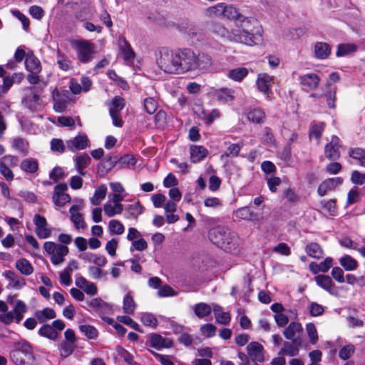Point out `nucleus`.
I'll return each mask as SVG.
<instances>
[{
	"mask_svg": "<svg viewBox=\"0 0 365 365\" xmlns=\"http://www.w3.org/2000/svg\"><path fill=\"white\" fill-rule=\"evenodd\" d=\"M194 71H207L213 63L212 57L204 52L194 51Z\"/></svg>",
	"mask_w": 365,
	"mask_h": 365,
	"instance_id": "8",
	"label": "nucleus"
},
{
	"mask_svg": "<svg viewBox=\"0 0 365 365\" xmlns=\"http://www.w3.org/2000/svg\"><path fill=\"white\" fill-rule=\"evenodd\" d=\"M71 214V220L74 225L76 229H85L86 223L85 222L82 214L79 212V208L77 205H72L69 209Z\"/></svg>",
	"mask_w": 365,
	"mask_h": 365,
	"instance_id": "22",
	"label": "nucleus"
},
{
	"mask_svg": "<svg viewBox=\"0 0 365 365\" xmlns=\"http://www.w3.org/2000/svg\"><path fill=\"white\" fill-rule=\"evenodd\" d=\"M119 48L125 60H130L134 58V52L125 38H120L119 40Z\"/></svg>",
	"mask_w": 365,
	"mask_h": 365,
	"instance_id": "39",
	"label": "nucleus"
},
{
	"mask_svg": "<svg viewBox=\"0 0 365 365\" xmlns=\"http://www.w3.org/2000/svg\"><path fill=\"white\" fill-rule=\"evenodd\" d=\"M38 334L41 336L47 338L51 340H56L58 336V332L53 329V327H51V325L47 324H43L39 328Z\"/></svg>",
	"mask_w": 365,
	"mask_h": 365,
	"instance_id": "36",
	"label": "nucleus"
},
{
	"mask_svg": "<svg viewBox=\"0 0 365 365\" xmlns=\"http://www.w3.org/2000/svg\"><path fill=\"white\" fill-rule=\"evenodd\" d=\"M301 339H294L292 341H284L283 348L279 352V355H288L289 356H295L299 354V346H301Z\"/></svg>",
	"mask_w": 365,
	"mask_h": 365,
	"instance_id": "18",
	"label": "nucleus"
},
{
	"mask_svg": "<svg viewBox=\"0 0 365 365\" xmlns=\"http://www.w3.org/2000/svg\"><path fill=\"white\" fill-rule=\"evenodd\" d=\"M91 158L88 154H83L75 158L76 168L80 175L84 176L86 172L83 170L91 163Z\"/></svg>",
	"mask_w": 365,
	"mask_h": 365,
	"instance_id": "33",
	"label": "nucleus"
},
{
	"mask_svg": "<svg viewBox=\"0 0 365 365\" xmlns=\"http://www.w3.org/2000/svg\"><path fill=\"white\" fill-rule=\"evenodd\" d=\"M299 81L300 84L305 87V89L309 91L316 88L319 86L320 78L316 73H309L300 76Z\"/></svg>",
	"mask_w": 365,
	"mask_h": 365,
	"instance_id": "16",
	"label": "nucleus"
},
{
	"mask_svg": "<svg viewBox=\"0 0 365 365\" xmlns=\"http://www.w3.org/2000/svg\"><path fill=\"white\" fill-rule=\"evenodd\" d=\"M117 164H118V162L116 157L106 156L98 165V171L101 173H107Z\"/></svg>",
	"mask_w": 365,
	"mask_h": 365,
	"instance_id": "30",
	"label": "nucleus"
},
{
	"mask_svg": "<svg viewBox=\"0 0 365 365\" xmlns=\"http://www.w3.org/2000/svg\"><path fill=\"white\" fill-rule=\"evenodd\" d=\"M67 190L66 182H60L55 186L52 199L56 205L61 207L71 201L70 195L65 192Z\"/></svg>",
	"mask_w": 365,
	"mask_h": 365,
	"instance_id": "9",
	"label": "nucleus"
},
{
	"mask_svg": "<svg viewBox=\"0 0 365 365\" xmlns=\"http://www.w3.org/2000/svg\"><path fill=\"white\" fill-rule=\"evenodd\" d=\"M28 143L21 138H16L13 141V147L24 155L28 153Z\"/></svg>",
	"mask_w": 365,
	"mask_h": 365,
	"instance_id": "58",
	"label": "nucleus"
},
{
	"mask_svg": "<svg viewBox=\"0 0 365 365\" xmlns=\"http://www.w3.org/2000/svg\"><path fill=\"white\" fill-rule=\"evenodd\" d=\"M8 306L4 301H0V321L6 324H11L14 321L19 324L24 317V314L26 312L27 308L26 304L21 300H17L12 311L7 312Z\"/></svg>",
	"mask_w": 365,
	"mask_h": 365,
	"instance_id": "5",
	"label": "nucleus"
},
{
	"mask_svg": "<svg viewBox=\"0 0 365 365\" xmlns=\"http://www.w3.org/2000/svg\"><path fill=\"white\" fill-rule=\"evenodd\" d=\"M241 23L240 28L232 31V38L237 42L249 46L257 44L261 41L259 21L255 18L244 17L238 20Z\"/></svg>",
	"mask_w": 365,
	"mask_h": 365,
	"instance_id": "1",
	"label": "nucleus"
},
{
	"mask_svg": "<svg viewBox=\"0 0 365 365\" xmlns=\"http://www.w3.org/2000/svg\"><path fill=\"white\" fill-rule=\"evenodd\" d=\"M358 46L354 43H340L337 46L336 56L337 57L345 56L356 52Z\"/></svg>",
	"mask_w": 365,
	"mask_h": 365,
	"instance_id": "35",
	"label": "nucleus"
},
{
	"mask_svg": "<svg viewBox=\"0 0 365 365\" xmlns=\"http://www.w3.org/2000/svg\"><path fill=\"white\" fill-rule=\"evenodd\" d=\"M324 127L325 124L324 123H312L309 130V138L314 137L317 140V143H319Z\"/></svg>",
	"mask_w": 365,
	"mask_h": 365,
	"instance_id": "49",
	"label": "nucleus"
},
{
	"mask_svg": "<svg viewBox=\"0 0 365 365\" xmlns=\"http://www.w3.org/2000/svg\"><path fill=\"white\" fill-rule=\"evenodd\" d=\"M120 168L125 167L134 166L136 163V160L132 155H124L118 159Z\"/></svg>",
	"mask_w": 365,
	"mask_h": 365,
	"instance_id": "54",
	"label": "nucleus"
},
{
	"mask_svg": "<svg viewBox=\"0 0 365 365\" xmlns=\"http://www.w3.org/2000/svg\"><path fill=\"white\" fill-rule=\"evenodd\" d=\"M263 350V346L257 341H252L247 346V355L255 363V365H257V362L264 361Z\"/></svg>",
	"mask_w": 365,
	"mask_h": 365,
	"instance_id": "10",
	"label": "nucleus"
},
{
	"mask_svg": "<svg viewBox=\"0 0 365 365\" xmlns=\"http://www.w3.org/2000/svg\"><path fill=\"white\" fill-rule=\"evenodd\" d=\"M108 228L111 233L121 235L124 232L123 225L117 220H112L109 222Z\"/></svg>",
	"mask_w": 365,
	"mask_h": 365,
	"instance_id": "56",
	"label": "nucleus"
},
{
	"mask_svg": "<svg viewBox=\"0 0 365 365\" xmlns=\"http://www.w3.org/2000/svg\"><path fill=\"white\" fill-rule=\"evenodd\" d=\"M331 46L325 42L319 41L314 45V56L318 59H326L331 53Z\"/></svg>",
	"mask_w": 365,
	"mask_h": 365,
	"instance_id": "26",
	"label": "nucleus"
},
{
	"mask_svg": "<svg viewBox=\"0 0 365 365\" xmlns=\"http://www.w3.org/2000/svg\"><path fill=\"white\" fill-rule=\"evenodd\" d=\"M222 16L228 19H236L237 21L242 18V15H241L235 7L227 6L225 4H224Z\"/></svg>",
	"mask_w": 365,
	"mask_h": 365,
	"instance_id": "50",
	"label": "nucleus"
},
{
	"mask_svg": "<svg viewBox=\"0 0 365 365\" xmlns=\"http://www.w3.org/2000/svg\"><path fill=\"white\" fill-rule=\"evenodd\" d=\"M105 214L109 217H113L116 214H120L122 212L123 210V206L122 204H117L112 205L110 204H106L103 207Z\"/></svg>",
	"mask_w": 365,
	"mask_h": 365,
	"instance_id": "51",
	"label": "nucleus"
},
{
	"mask_svg": "<svg viewBox=\"0 0 365 365\" xmlns=\"http://www.w3.org/2000/svg\"><path fill=\"white\" fill-rule=\"evenodd\" d=\"M339 264L346 271H353L358 267L357 261L349 255L341 257Z\"/></svg>",
	"mask_w": 365,
	"mask_h": 365,
	"instance_id": "38",
	"label": "nucleus"
},
{
	"mask_svg": "<svg viewBox=\"0 0 365 365\" xmlns=\"http://www.w3.org/2000/svg\"><path fill=\"white\" fill-rule=\"evenodd\" d=\"M343 179L340 177L329 178L323 181L318 187L317 192L319 196H324L327 191L334 189L337 185L342 184Z\"/></svg>",
	"mask_w": 365,
	"mask_h": 365,
	"instance_id": "17",
	"label": "nucleus"
},
{
	"mask_svg": "<svg viewBox=\"0 0 365 365\" xmlns=\"http://www.w3.org/2000/svg\"><path fill=\"white\" fill-rule=\"evenodd\" d=\"M76 347L75 342L64 341L60 344L61 356L66 358L70 356Z\"/></svg>",
	"mask_w": 365,
	"mask_h": 365,
	"instance_id": "52",
	"label": "nucleus"
},
{
	"mask_svg": "<svg viewBox=\"0 0 365 365\" xmlns=\"http://www.w3.org/2000/svg\"><path fill=\"white\" fill-rule=\"evenodd\" d=\"M125 107V100L120 96H115L109 104V113H120Z\"/></svg>",
	"mask_w": 365,
	"mask_h": 365,
	"instance_id": "42",
	"label": "nucleus"
},
{
	"mask_svg": "<svg viewBox=\"0 0 365 365\" xmlns=\"http://www.w3.org/2000/svg\"><path fill=\"white\" fill-rule=\"evenodd\" d=\"M149 341L150 346L157 349H160L162 348H170L173 345V342L170 339L163 337L161 335L158 334H153L150 336Z\"/></svg>",
	"mask_w": 365,
	"mask_h": 365,
	"instance_id": "19",
	"label": "nucleus"
},
{
	"mask_svg": "<svg viewBox=\"0 0 365 365\" xmlns=\"http://www.w3.org/2000/svg\"><path fill=\"white\" fill-rule=\"evenodd\" d=\"M86 303L90 307L93 308L100 317L112 313L111 306L100 297L87 300Z\"/></svg>",
	"mask_w": 365,
	"mask_h": 365,
	"instance_id": "11",
	"label": "nucleus"
},
{
	"mask_svg": "<svg viewBox=\"0 0 365 365\" xmlns=\"http://www.w3.org/2000/svg\"><path fill=\"white\" fill-rule=\"evenodd\" d=\"M156 61L161 70L168 73L180 74L181 67L180 49L176 51L162 48L156 54Z\"/></svg>",
	"mask_w": 365,
	"mask_h": 365,
	"instance_id": "4",
	"label": "nucleus"
},
{
	"mask_svg": "<svg viewBox=\"0 0 365 365\" xmlns=\"http://www.w3.org/2000/svg\"><path fill=\"white\" fill-rule=\"evenodd\" d=\"M302 326L300 323L292 322L284 330V336L289 340L301 339L299 334L302 332Z\"/></svg>",
	"mask_w": 365,
	"mask_h": 365,
	"instance_id": "20",
	"label": "nucleus"
},
{
	"mask_svg": "<svg viewBox=\"0 0 365 365\" xmlns=\"http://www.w3.org/2000/svg\"><path fill=\"white\" fill-rule=\"evenodd\" d=\"M190 161L197 163L202 161L208 154V150L201 145H192L190 148Z\"/></svg>",
	"mask_w": 365,
	"mask_h": 365,
	"instance_id": "23",
	"label": "nucleus"
},
{
	"mask_svg": "<svg viewBox=\"0 0 365 365\" xmlns=\"http://www.w3.org/2000/svg\"><path fill=\"white\" fill-rule=\"evenodd\" d=\"M56 60L59 68L63 71H67L73 67L71 60L63 54L60 50L57 51Z\"/></svg>",
	"mask_w": 365,
	"mask_h": 365,
	"instance_id": "47",
	"label": "nucleus"
},
{
	"mask_svg": "<svg viewBox=\"0 0 365 365\" xmlns=\"http://www.w3.org/2000/svg\"><path fill=\"white\" fill-rule=\"evenodd\" d=\"M305 251L307 254L316 259H320L323 257L324 252L321 246L316 242H310L307 245Z\"/></svg>",
	"mask_w": 365,
	"mask_h": 365,
	"instance_id": "34",
	"label": "nucleus"
},
{
	"mask_svg": "<svg viewBox=\"0 0 365 365\" xmlns=\"http://www.w3.org/2000/svg\"><path fill=\"white\" fill-rule=\"evenodd\" d=\"M194 312L197 317L202 319L211 314L212 307L204 302L197 303L194 307Z\"/></svg>",
	"mask_w": 365,
	"mask_h": 365,
	"instance_id": "44",
	"label": "nucleus"
},
{
	"mask_svg": "<svg viewBox=\"0 0 365 365\" xmlns=\"http://www.w3.org/2000/svg\"><path fill=\"white\" fill-rule=\"evenodd\" d=\"M107 186L102 184L98 186L94 192L93 195L90 198V202L93 205H98L105 198L107 193Z\"/></svg>",
	"mask_w": 365,
	"mask_h": 365,
	"instance_id": "32",
	"label": "nucleus"
},
{
	"mask_svg": "<svg viewBox=\"0 0 365 365\" xmlns=\"http://www.w3.org/2000/svg\"><path fill=\"white\" fill-rule=\"evenodd\" d=\"M9 357L15 365H34L36 360L31 345L25 339L12 344Z\"/></svg>",
	"mask_w": 365,
	"mask_h": 365,
	"instance_id": "3",
	"label": "nucleus"
},
{
	"mask_svg": "<svg viewBox=\"0 0 365 365\" xmlns=\"http://www.w3.org/2000/svg\"><path fill=\"white\" fill-rule=\"evenodd\" d=\"M248 74L246 68L240 67L231 69L227 73V77L235 81H241Z\"/></svg>",
	"mask_w": 365,
	"mask_h": 365,
	"instance_id": "45",
	"label": "nucleus"
},
{
	"mask_svg": "<svg viewBox=\"0 0 365 365\" xmlns=\"http://www.w3.org/2000/svg\"><path fill=\"white\" fill-rule=\"evenodd\" d=\"M34 316L39 323H44L49 319L56 318V312L53 309L46 307L42 310H37Z\"/></svg>",
	"mask_w": 365,
	"mask_h": 365,
	"instance_id": "31",
	"label": "nucleus"
},
{
	"mask_svg": "<svg viewBox=\"0 0 365 365\" xmlns=\"http://www.w3.org/2000/svg\"><path fill=\"white\" fill-rule=\"evenodd\" d=\"M349 155L357 160L361 166L365 167V149L361 148H351Z\"/></svg>",
	"mask_w": 365,
	"mask_h": 365,
	"instance_id": "46",
	"label": "nucleus"
},
{
	"mask_svg": "<svg viewBox=\"0 0 365 365\" xmlns=\"http://www.w3.org/2000/svg\"><path fill=\"white\" fill-rule=\"evenodd\" d=\"M25 67L29 73H41L42 69L40 61L32 53L26 55Z\"/></svg>",
	"mask_w": 365,
	"mask_h": 365,
	"instance_id": "25",
	"label": "nucleus"
},
{
	"mask_svg": "<svg viewBox=\"0 0 365 365\" xmlns=\"http://www.w3.org/2000/svg\"><path fill=\"white\" fill-rule=\"evenodd\" d=\"M21 169L29 173H34L38 169V161L34 158H26L21 163Z\"/></svg>",
	"mask_w": 365,
	"mask_h": 365,
	"instance_id": "40",
	"label": "nucleus"
},
{
	"mask_svg": "<svg viewBox=\"0 0 365 365\" xmlns=\"http://www.w3.org/2000/svg\"><path fill=\"white\" fill-rule=\"evenodd\" d=\"M181 67L180 74L194 71V51L191 48L180 49Z\"/></svg>",
	"mask_w": 365,
	"mask_h": 365,
	"instance_id": "7",
	"label": "nucleus"
},
{
	"mask_svg": "<svg viewBox=\"0 0 365 365\" xmlns=\"http://www.w3.org/2000/svg\"><path fill=\"white\" fill-rule=\"evenodd\" d=\"M88 143V138L86 135H78L66 141L68 148L72 152H77L86 148Z\"/></svg>",
	"mask_w": 365,
	"mask_h": 365,
	"instance_id": "15",
	"label": "nucleus"
},
{
	"mask_svg": "<svg viewBox=\"0 0 365 365\" xmlns=\"http://www.w3.org/2000/svg\"><path fill=\"white\" fill-rule=\"evenodd\" d=\"M78 59L83 63L89 62L95 52V46L88 41L77 40L74 42Z\"/></svg>",
	"mask_w": 365,
	"mask_h": 365,
	"instance_id": "6",
	"label": "nucleus"
},
{
	"mask_svg": "<svg viewBox=\"0 0 365 365\" xmlns=\"http://www.w3.org/2000/svg\"><path fill=\"white\" fill-rule=\"evenodd\" d=\"M43 248L48 254H54L63 257L68 253V248L66 246L53 242H46L43 245Z\"/></svg>",
	"mask_w": 365,
	"mask_h": 365,
	"instance_id": "21",
	"label": "nucleus"
},
{
	"mask_svg": "<svg viewBox=\"0 0 365 365\" xmlns=\"http://www.w3.org/2000/svg\"><path fill=\"white\" fill-rule=\"evenodd\" d=\"M210 241L225 252L235 253L240 246V238L237 234L230 229L218 226L209 232Z\"/></svg>",
	"mask_w": 365,
	"mask_h": 365,
	"instance_id": "2",
	"label": "nucleus"
},
{
	"mask_svg": "<svg viewBox=\"0 0 365 365\" xmlns=\"http://www.w3.org/2000/svg\"><path fill=\"white\" fill-rule=\"evenodd\" d=\"M140 319L145 326L156 327L158 325V320L156 317L150 313H143L141 314Z\"/></svg>",
	"mask_w": 365,
	"mask_h": 365,
	"instance_id": "53",
	"label": "nucleus"
},
{
	"mask_svg": "<svg viewBox=\"0 0 365 365\" xmlns=\"http://www.w3.org/2000/svg\"><path fill=\"white\" fill-rule=\"evenodd\" d=\"M79 330L81 333L84 334L88 339H96L98 336L96 329L91 325H81Z\"/></svg>",
	"mask_w": 365,
	"mask_h": 365,
	"instance_id": "57",
	"label": "nucleus"
},
{
	"mask_svg": "<svg viewBox=\"0 0 365 365\" xmlns=\"http://www.w3.org/2000/svg\"><path fill=\"white\" fill-rule=\"evenodd\" d=\"M53 108L56 112L63 113L66 110L68 103L67 91H58L56 90L53 92Z\"/></svg>",
	"mask_w": 365,
	"mask_h": 365,
	"instance_id": "14",
	"label": "nucleus"
},
{
	"mask_svg": "<svg viewBox=\"0 0 365 365\" xmlns=\"http://www.w3.org/2000/svg\"><path fill=\"white\" fill-rule=\"evenodd\" d=\"M67 174H66L63 169L58 166L53 168L49 173V178L53 180L54 182H58V180L65 178Z\"/></svg>",
	"mask_w": 365,
	"mask_h": 365,
	"instance_id": "61",
	"label": "nucleus"
},
{
	"mask_svg": "<svg viewBox=\"0 0 365 365\" xmlns=\"http://www.w3.org/2000/svg\"><path fill=\"white\" fill-rule=\"evenodd\" d=\"M272 83V78L267 74L259 76L257 80V86L259 91L266 95L271 93V85Z\"/></svg>",
	"mask_w": 365,
	"mask_h": 365,
	"instance_id": "27",
	"label": "nucleus"
},
{
	"mask_svg": "<svg viewBox=\"0 0 365 365\" xmlns=\"http://www.w3.org/2000/svg\"><path fill=\"white\" fill-rule=\"evenodd\" d=\"M237 218L248 220L255 221L258 220V215L253 212L250 207H243L237 209L235 212Z\"/></svg>",
	"mask_w": 365,
	"mask_h": 365,
	"instance_id": "28",
	"label": "nucleus"
},
{
	"mask_svg": "<svg viewBox=\"0 0 365 365\" xmlns=\"http://www.w3.org/2000/svg\"><path fill=\"white\" fill-rule=\"evenodd\" d=\"M339 148V138L336 135H333L330 143L325 146L324 152L326 157L332 161L339 159L340 157Z\"/></svg>",
	"mask_w": 365,
	"mask_h": 365,
	"instance_id": "13",
	"label": "nucleus"
},
{
	"mask_svg": "<svg viewBox=\"0 0 365 365\" xmlns=\"http://www.w3.org/2000/svg\"><path fill=\"white\" fill-rule=\"evenodd\" d=\"M29 93L26 94L25 96L22 98L21 103L26 108L32 110L36 103L39 100V96L36 92V89L34 88L30 87L28 88Z\"/></svg>",
	"mask_w": 365,
	"mask_h": 365,
	"instance_id": "29",
	"label": "nucleus"
},
{
	"mask_svg": "<svg viewBox=\"0 0 365 365\" xmlns=\"http://www.w3.org/2000/svg\"><path fill=\"white\" fill-rule=\"evenodd\" d=\"M211 31L217 36L222 38L230 37L228 30L224 26L220 24H212L211 26Z\"/></svg>",
	"mask_w": 365,
	"mask_h": 365,
	"instance_id": "62",
	"label": "nucleus"
},
{
	"mask_svg": "<svg viewBox=\"0 0 365 365\" xmlns=\"http://www.w3.org/2000/svg\"><path fill=\"white\" fill-rule=\"evenodd\" d=\"M336 88L331 87L329 91L327 92L324 96L326 97L327 103L329 108H335V101H336Z\"/></svg>",
	"mask_w": 365,
	"mask_h": 365,
	"instance_id": "64",
	"label": "nucleus"
},
{
	"mask_svg": "<svg viewBox=\"0 0 365 365\" xmlns=\"http://www.w3.org/2000/svg\"><path fill=\"white\" fill-rule=\"evenodd\" d=\"M4 277L10 281L9 287L16 289H20L26 285V282L24 278H19L15 272L12 270H6L4 273Z\"/></svg>",
	"mask_w": 365,
	"mask_h": 365,
	"instance_id": "24",
	"label": "nucleus"
},
{
	"mask_svg": "<svg viewBox=\"0 0 365 365\" xmlns=\"http://www.w3.org/2000/svg\"><path fill=\"white\" fill-rule=\"evenodd\" d=\"M157 108V101L153 98L149 97L144 100V109L148 114L154 113Z\"/></svg>",
	"mask_w": 365,
	"mask_h": 365,
	"instance_id": "63",
	"label": "nucleus"
},
{
	"mask_svg": "<svg viewBox=\"0 0 365 365\" xmlns=\"http://www.w3.org/2000/svg\"><path fill=\"white\" fill-rule=\"evenodd\" d=\"M306 330L309 338L310 343L315 344L318 341V334L315 325L313 323H309L306 325Z\"/></svg>",
	"mask_w": 365,
	"mask_h": 365,
	"instance_id": "60",
	"label": "nucleus"
},
{
	"mask_svg": "<svg viewBox=\"0 0 365 365\" xmlns=\"http://www.w3.org/2000/svg\"><path fill=\"white\" fill-rule=\"evenodd\" d=\"M265 118V113L261 108H255L247 113V119L254 123H262Z\"/></svg>",
	"mask_w": 365,
	"mask_h": 365,
	"instance_id": "41",
	"label": "nucleus"
},
{
	"mask_svg": "<svg viewBox=\"0 0 365 365\" xmlns=\"http://www.w3.org/2000/svg\"><path fill=\"white\" fill-rule=\"evenodd\" d=\"M242 148V145L239 143H232L230 144L225 152L222 155V158L225 157H237L238 156L240 151Z\"/></svg>",
	"mask_w": 365,
	"mask_h": 365,
	"instance_id": "55",
	"label": "nucleus"
},
{
	"mask_svg": "<svg viewBox=\"0 0 365 365\" xmlns=\"http://www.w3.org/2000/svg\"><path fill=\"white\" fill-rule=\"evenodd\" d=\"M315 281L319 287L332 294V288L334 286L331 279L327 275H318L315 277Z\"/></svg>",
	"mask_w": 365,
	"mask_h": 365,
	"instance_id": "43",
	"label": "nucleus"
},
{
	"mask_svg": "<svg viewBox=\"0 0 365 365\" xmlns=\"http://www.w3.org/2000/svg\"><path fill=\"white\" fill-rule=\"evenodd\" d=\"M136 308L133 297L128 293L123 298V309L125 314H133Z\"/></svg>",
	"mask_w": 365,
	"mask_h": 365,
	"instance_id": "48",
	"label": "nucleus"
},
{
	"mask_svg": "<svg viewBox=\"0 0 365 365\" xmlns=\"http://www.w3.org/2000/svg\"><path fill=\"white\" fill-rule=\"evenodd\" d=\"M16 268L24 275H30L34 272V267L25 258H21L16 262Z\"/></svg>",
	"mask_w": 365,
	"mask_h": 365,
	"instance_id": "37",
	"label": "nucleus"
},
{
	"mask_svg": "<svg viewBox=\"0 0 365 365\" xmlns=\"http://www.w3.org/2000/svg\"><path fill=\"white\" fill-rule=\"evenodd\" d=\"M266 181L269 189L272 192H275L277 191V187L279 186L282 182L279 177H276L274 175H267Z\"/></svg>",
	"mask_w": 365,
	"mask_h": 365,
	"instance_id": "59",
	"label": "nucleus"
},
{
	"mask_svg": "<svg viewBox=\"0 0 365 365\" xmlns=\"http://www.w3.org/2000/svg\"><path fill=\"white\" fill-rule=\"evenodd\" d=\"M212 97L222 104L230 103L235 100V91L229 88H220L212 92Z\"/></svg>",
	"mask_w": 365,
	"mask_h": 365,
	"instance_id": "12",
	"label": "nucleus"
}]
</instances>
